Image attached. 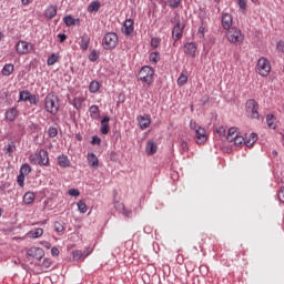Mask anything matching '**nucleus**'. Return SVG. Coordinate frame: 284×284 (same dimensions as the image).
<instances>
[{
    "label": "nucleus",
    "mask_w": 284,
    "mask_h": 284,
    "mask_svg": "<svg viewBox=\"0 0 284 284\" xmlns=\"http://www.w3.org/2000/svg\"><path fill=\"white\" fill-rule=\"evenodd\" d=\"M30 163L32 165H50V158L48 156V151L40 150L39 153H32L29 156Z\"/></svg>",
    "instance_id": "obj_1"
},
{
    "label": "nucleus",
    "mask_w": 284,
    "mask_h": 284,
    "mask_svg": "<svg viewBox=\"0 0 284 284\" xmlns=\"http://www.w3.org/2000/svg\"><path fill=\"white\" fill-rule=\"evenodd\" d=\"M44 109L49 114H57L59 112V97L49 93L44 99Z\"/></svg>",
    "instance_id": "obj_2"
},
{
    "label": "nucleus",
    "mask_w": 284,
    "mask_h": 284,
    "mask_svg": "<svg viewBox=\"0 0 284 284\" xmlns=\"http://www.w3.org/2000/svg\"><path fill=\"white\" fill-rule=\"evenodd\" d=\"M139 79L142 83H148L150 85L154 81V69L151 67H142L139 73Z\"/></svg>",
    "instance_id": "obj_3"
},
{
    "label": "nucleus",
    "mask_w": 284,
    "mask_h": 284,
    "mask_svg": "<svg viewBox=\"0 0 284 284\" xmlns=\"http://www.w3.org/2000/svg\"><path fill=\"white\" fill-rule=\"evenodd\" d=\"M102 43L105 50H114L119 43V36L114 32H109L104 36Z\"/></svg>",
    "instance_id": "obj_4"
},
{
    "label": "nucleus",
    "mask_w": 284,
    "mask_h": 284,
    "mask_svg": "<svg viewBox=\"0 0 284 284\" xmlns=\"http://www.w3.org/2000/svg\"><path fill=\"white\" fill-rule=\"evenodd\" d=\"M245 108H246V114H248L251 119H260L258 102H256V100L254 99L247 100L245 103Z\"/></svg>",
    "instance_id": "obj_5"
},
{
    "label": "nucleus",
    "mask_w": 284,
    "mask_h": 284,
    "mask_svg": "<svg viewBox=\"0 0 284 284\" xmlns=\"http://www.w3.org/2000/svg\"><path fill=\"white\" fill-rule=\"evenodd\" d=\"M256 70L261 77H267L270 74L272 67L270 65V60L266 58H260L256 64Z\"/></svg>",
    "instance_id": "obj_6"
},
{
    "label": "nucleus",
    "mask_w": 284,
    "mask_h": 284,
    "mask_svg": "<svg viewBox=\"0 0 284 284\" xmlns=\"http://www.w3.org/2000/svg\"><path fill=\"white\" fill-rule=\"evenodd\" d=\"M226 39L230 41V43H242L243 33H241V30L236 28H231L226 32Z\"/></svg>",
    "instance_id": "obj_7"
},
{
    "label": "nucleus",
    "mask_w": 284,
    "mask_h": 284,
    "mask_svg": "<svg viewBox=\"0 0 284 284\" xmlns=\"http://www.w3.org/2000/svg\"><path fill=\"white\" fill-rule=\"evenodd\" d=\"M45 256V251L41 247H31L27 251V258H37L41 261Z\"/></svg>",
    "instance_id": "obj_8"
},
{
    "label": "nucleus",
    "mask_w": 284,
    "mask_h": 284,
    "mask_svg": "<svg viewBox=\"0 0 284 284\" xmlns=\"http://www.w3.org/2000/svg\"><path fill=\"white\" fill-rule=\"evenodd\" d=\"M16 50L18 54H29V52H32V43L20 40L16 44Z\"/></svg>",
    "instance_id": "obj_9"
},
{
    "label": "nucleus",
    "mask_w": 284,
    "mask_h": 284,
    "mask_svg": "<svg viewBox=\"0 0 284 284\" xmlns=\"http://www.w3.org/2000/svg\"><path fill=\"white\" fill-rule=\"evenodd\" d=\"M195 141L197 145H203L207 141V134H205V129L199 126L195 132Z\"/></svg>",
    "instance_id": "obj_10"
},
{
    "label": "nucleus",
    "mask_w": 284,
    "mask_h": 284,
    "mask_svg": "<svg viewBox=\"0 0 284 284\" xmlns=\"http://www.w3.org/2000/svg\"><path fill=\"white\" fill-rule=\"evenodd\" d=\"M184 54H187V57H196V44L194 42H186L184 44Z\"/></svg>",
    "instance_id": "obj_11"
},
{
    "label": "nucleus",
    "mask_w": 284,
    "mask_h": 284,
    "mask_svg": "<svg viewBox=\"0 0 284 284\" xmlns=\"http://www.w3.org/2000/svg\"><path fill=\"white\" fill-rule=\"evenodd\" d=\"M185 28V26L181 24V22H178L172 31V37L174 39V41H179V39H181V37H183V29Z\"/></svg>",
    "instance_id": "obj_12"
},
{
    "label": "nucleus",
    "mask_w": 284,
    "mask_h": 284,
    "mask_svg": "<svg viewBox=\"0 0 284 284\" xmlns=\"http://www.w3.org/2000/svg\"><path fill=\"white\" fill-rule=\"evenodd\" d=\"M232 21H233L232 14H230V13H223L222 14V28L224 30L232 29Z\"/></svg>",
    "instance_id": "obj_13"
},
{
    "label": "nucleus",
    "mask_w": 284,
    "mask_h": 284,
    "mask_svg": "<svg viewBox=\"0 0 284 284\" xmlns=\"http://www.w3.org/2000/svg\"><path fill=\"white\" fill-rule=\"evenodd\" d=\"M101 134H110V116L105 115L101 120Z\"/></svg>",
    "instance_id": "obj_14"
},
{
    "label": "nucleus",
    "mask_w": 284,
    "mask_h": 284,
    "mask_svg": "<svg viewBox=\"0 0 284 284\" xmlns=\"http://www.w3.org/2000/svg\"><path fill=\"white\" fill-rule=\"evenodd\" d=\"M156 150H159V146L156 145V142H154V140H149L146 142V146H145L146 154L152 156V154H156Z\"/></svg>",
    "instance_id": "obj_15"
},
{
    "label": "nucleus",
    "mask_w": 284,
    "mask_h": 284,
    "mask_svg": "<svg viewBox=\"0 0 284 284\" xmlns=\"http://www.w3.org/2000/svg\"><path fill=\"white\" fill-rule=\"evenodd\" d=\"M123 28H124V34H126V37H130V34L134 32V20L132 19L125 20Z\"/></svg>",
    "instance_id": "obj_16"
},
{
    "label": "nucleus",
    "mask_w": 284,
    "mask_h": 284,
    "mask_svg": "<svg viewBox=\"0 0 284 284\" xmlns=\"http://www.w3.org/2000/svg\"><path fill=\"white\" fill-rule=\"evenodd\" d=\"M88 161L90 168H93V170L99 168V158L94 153H88Z\"/></svg>",
    "instance_id": "obj_17"
},
{
    "label": "nucleus",
    "mask_w": 284,
    "mask_h": 284,
    "mask_svg": "<svg viewBox=\"0 0 284 284\" xmlns=\"http://www.w3.org/2000/svg\"><path fill=\"white\" fill-rule=\"evenodd\" d=\"M138 121L140 123L141 130H146V128H150V118H149V115H139Z\"/></svg>",
    "instance_id": "obj_18"
},
{
    "label": "nucleus",
    "mask_w": 284,
    "mask_h": 284,
    "mask_svg": "<svg viewBox=\"0 0 284 284\" xmlns=\"http://www.w3.org/2000/svg\"><path fill=\"white\" fill-rule=\"evenodd\" d=\"M57 6H50L47 8L44 11L45 19H54V17H57Z\"/></svg>",
    "instance_id": "obj_19"
},
{
    "label": "nucleus",
    "mask_w": 284,
    "mask_h": 284,
    "mask_svg": "<svg viewBox=\"0 0 284 284\" xmlns=\"http://www.w3.org/2000/svg\"><path fill=\"white\" fill-rule=\"evenodd\" d=\"M17 114H19V111H17V108H11L6 112V119L7 121H14L17 119Z\"/></svg>",
    "instance_id": "obj_20"
},
{
    "label": "nucleus",
    "mask_w": 284,
    "mask_h": 284,
    "mask_svg": "<svg viewBox=\"0 0 284 284\" xmlns=\"http://www.w3.org/2000/svg\"><path fill=\"white\" fill-rule=\"evenodd\" d=\"M63 22L65 23V26L68 27V28H70V27H72V26H77V23H79L80 22V20L79 19H74L72 16H65L64 18H63Z\"/></svg>",
    "instance_id": "obj_21"
},
{
    "label": "nucleus",
    "mask_w": 284,
    "mask_h": 284,
    "mask_svg": "<svg viewBox=\"0 0 284 284\" xmlns=\"http://www.w3.org/2000/svg\"><path fill=\"white\" fill-rule=\"evenodd\" d=\"M58 164L60 168H70V159H68V155H60L58 156Z\"/></svg>",
    "instance_id": "obj_22"
},
{
    "label": "nucleus",
    "mask_w": 284,
    "mask_h": 284,
    "mask_svg": "<svg viewBox=\"0 0 284 284\" xmlns=\"http://www.w3.org/2000/svg\"><path fill=\"white\" fill-rule=\"evenodd\" d=\"M256 141H258V135L256 133H251L250 139L244 142V145L246 148H252Z\"/></svg>",
    "instance_id": "obj_23"
},
{
    "label": "nucleus",
    "mask_w": 284,
    "mask_h": 284,
    "mask_svg": "<svg viewBox=\"0 0 284 284\" xmlns=\"http://www.w3.org/2000/svg\"><path fill=\"white\" fill-rule=\"evenodd\" d=\"M12 72H14V64L12 63L6 64L2 69L3 77H10Z\"/></svg>",
    "instance_id": "obj_24"
},
{
    "label": "nucleus",
    "mask_w": 284,
    "mask_h": 284,
    "mask_svg": "<svg viewBox=\"0 0 284 284\" xmlns=\"http://www.w3.org/2000/svg\"><path fill=\"white\" fill-rule=\"evenodd\" d=\"M23 203L26 205H31V203H34V193L27 192L23 196Z\"/></svg>",
    "instance_id": "obj_25"
},
{
    "label": "nucleus",
    "mask_w": 284,
    "mask_h": 284,
    "mask_svg": "<svg viewBox=\"0 0 284 284\" xmlns=\"http://www.w3.org/2000/svg\"><path fill=\"white\" fill-rule=\"evenodd\" d=\"M274 121H276V116H274V114H268L266 116V123L271 130H276V124L274 123Z\"/></svg>",
    "instance_id": "obj_26"
},
{
    "label": "nucleus",
    "mask_w": 284,
    "mask_h": 284,
    "mask_svg": "<svg viewBox=\"0 0 284 284\" xmlns=\"http://www.w3.org/2000/svg\"><path fill=\"white\" fill-rule=\"evenodd\" d=\"M80 45L82 50H88L90 45V37H88V34L82 36Z\"/></svg>",
    "instance_id": "obj_27"
},
{
    "label": "nucleus",
    "mask_w": 284,
    "mask_h": 284,
    "mask_svg": "<svg viewBox=\"0 0 284 284\" xmlns=\"http://www.w3.org/2000/svg\"><path fill=\"white\" fill-rule=\"evenodd\" d=\"M29 236H31V239H40V236H43V229L38 227L34 231H30Z\"/></svg>",
    "instance_id": "obj_28"
},
{
    "label": "nucleus",
    "mask_w": 284,
    "mask_h": 284,
    "mask_svg": "<svg viewBox=\"0 0 284 284\" xmlns=\"http://www.w3.org/2000/svg\"><path fill=\"white\" fill-rule=\"evenodd\" d=\"M6 154L9 156H12V153L17 151V145H14V142L9 143L4 146Z\"/></svg>",
    "instance_id": "obj_29"
},
{
    "label": "nucleus",
    "mask_w": 284,
    "mask_h": 284,
    "mask_svg": "<svg viewBox=\"0 0 284 284\" xmlns=\"http://www.w3.org/2000/svg\"><path fill=\"white\" fill-rule=\"evenodd\" d=\"M99 8H101V2L93 1L89 4L88 10H89V12H99Z\"/></svg>",
    "instance_id": "obj_30"
},
{
    "label": "nucleus",
    "mask_w": 284,
    "mask_h": 284,
    "mask_svg": "<svg viewBox=\"0 0 284 284\" xmlns=\"http://www.w3.org/2000/svg\"><path fill=\"white\" fill-rule=\"evenodd\" d=\"M30 172H32V166H30V164H28V163L22 164V166L20 168V174L28 176V174H30Z\"/></svg>",
    "instance_id": "obj_31"
},
{
    "label": "nucleus",
    "mask_w": 284,
    "mask_h": 284,
    "mask_svg": "<svg viewBox=\"0 0 284 284\" xmlns=\"http://www.w3.org/2000/svg\"><path fill=\"white\" fill-rule=\"evenodd\" d=\"M236 134H239L236 133V128L235 126L230 128L227 131L226 141H229V143H232V139L236 136Z\"/></svg>",
    "instance_id": "obj_32"
},
{
    "label": "nucleus",
    "mask_w": 284,
    "mask_h": 284,
    "mask_svg": "<svg viewBox=\"0 0 284 284\" xmlns=\"http://www.w3.org/2000/svg\"><path fill=\"white\" fill-rule=\"evenodd\" d=\"M101 88V84L98 81H92L89 85V90L90 92H92V94H94L95 92H99Z\"/></svg>",
    "instance_id": "obj_33"
},
{
    "label": "nucleus",
    "mask_w": 284,
    "mask_h": 284,
    "mask_svg": "<svg viewBox=\"0 0 284 284\" xmlns=\"http://www.w3.org/2000/svg\"><path fill=\"white\" fill-rule=\"evenodd\" d=\"M89 112H90L92 119H99V116H100L99 106L91 105L90 109H89Z\"/></svg>",
    "instance_id": "obj_34"
},
{
    "label": "nucleus",
    "mask_w": 284,
    "mask_h": 284,
    "mask_svg": "<svg viewBox=\"0 0 284 284\" xmlns=\"http://www.w3.org/2000/svg\"><path fill=\"white\" fill-rule=\"evenodd\" d=\"M83 98H74L72 101V105L73 108H75V110H81V106L83 105Z\"/></svg>",
    "instance_id": "obj_35"
},
{
    "label": "nucleus",
    "mask_w": 284,
    "mask_h": 284,
    "mask_svg": "<svg viewBox=\"0 0 284 284\" xmlns=\"http://www.w3.org/2000/svg\"><path fill=\"white\" fill-rule=\"evenodd\" d=\"M245 138L235 134L234 138L232 139V143H234V145H243V143H245Z\"/></svg>",
    "instance_id": "obj_36"
},
{
    "label": "nucleus",
    "mask_w": 284,
    "mask_h": 284,
    "mask_svg": "<svg viewBox=\"0 0 284 284\" xmlns=\"http://www.w3.org/2000/svg\"><path fill=\"white\" fill-rule=\"evenodd\" d=\"M31 97L30 91L24 90V91H20L19 93V101H28Z\"/></svg>",
    "instance_id": "obj_37"
},
{
    "label": "nucleus",
    "mask_w": 284,
    "mask_h": 284,
    "mask_svg": "<svg viewBox=\"0 0 284 284\" xmlns=\"http://www.w3.org/2000/svg\"><path fill=\"white\" fill-rule=\"evenodd\" d=\"M78 210L81 214H85V212H88V205L85 204V202H83L82 200H80L78 202Z\"/></svg>",
    "instance_id": "obj_38"
},
{
    "label": "nucleus",
    "mask_w": 284,
    "mask_h": 284,
    "mask_svg": "<svg viewBox=\"0 0 284 284\" xmlns=\"http://www.w3.org/2000/svg\"><path fill=\"white\" fill-rule=\"evenodd\" d=\"M58 61H59V55H55L54 53H52L47 60V65H54V63H57Z\"/></svg>",
    "instance_id": "obj_39"
},
{
    "label": "nucleus",
    "mask_w": 284,
    "mask_h": 284,
    "mask_svg": "<svg viewBox=\"0 0 284 284\" xmlns=\"http://www.w3.org/2000/svg\"><path fill=\"white\" fill-rule=\"evenodd\" d=\"M236 3L240 8V10H242V12H246L247 10V0H236Z\"/></svg>",
    "instance_id": "obj_40"
},
{
    "label": "nucleus",
    "mask_w": 284,
    "mask_h": 284,
    "mask_svg": "<svg viewBox=\"0 0 284 284\" xmlns=\"http://www.w3.org/2000/svg\"><path fill=\"white\" fill-rule=\"evenodd\" d=\"M48 134H49L50 139H54V136H57L59 134V130L54 126H50L48 130Z\"/></svg>",
    "instance_id": "obj_41"
},
{
    "label": "nucleus",
    "mask_w": 284,
    "mask_h": 284,
    "mask_svg": "<svg viewBox=\"0 0 284 284\" xmlns=\"http://www.w3.org/2000/svg\"><path fill=\"white\" fill-rule=\"evenodd\" d=\"M28 101L31 105H39V98L36 94H31Z\"/></svg>",
    "instance_id": "obj_42"
},
{
    "label": "nucleus",
    "mask_w": 284,
    "mask_h": 284,
    "mask_svg": "<svg viewBox=\"0 0 284 284\" xmlns=\"http://www.w3.org/2000/svg\"><path fill=\"white\" fill-rule=\"evenodd\" d=\"M74 261H81V258H85L82 251H73Z\"/></svg>",
    "instance_id": "obj_43"
},
{
    "label": "nucleus",
    "mask_w": 284,
    "mask_h": 284,
    "mask_svg": "<svg viewBox=\"0 0 284 284\" xmlns=\"http://www.w3.org/2000/svg\"><path fill=\"white\" fill-rule=\"evenodd\" d=\"M18 185L20 187H23V185H26V175H23V173H19L18 175Z\"/></svg>",
    "instance_id": "obj_44"
},
{
    "label": "nucleus",
    "mask_w": 284,
    "mask_h": 284,
    "mask_svg": "<svg viewBox=\"0 0 284 284\" xmlns=\"http://www.w3.org/2000/svg\"><path fill=\"white\" fill-rule=\"evenodd\" d=\"M149 59H150L151 63H159V60H160L159 53L152 52L150 54Z\"/></svg>",
    "instance_id": "obj_45"
},
{
    "label": "nucleus",
    "mask_w": 284,
    "mask_h": 284,
    "mask_svg": "<svg viewBox=\"0 0 284 284\" xmlns=\"http://www.w3.org/2000/svg\"><path fill=\"white\" fill-rule=\"evenodd\" d=\"M99 59V52H97V50H93L90 54H89V61H97Z\"/></svg>",
    "instance_id": "obj_46"
},
{
    "label": "nucleus",
    "mask_w": 284,
    "mask_h": 284,
    "mask_svg": "<svg viewBox=\"0 0 284 284\" xmlns=\"http://www.w3.org/2000/svg\"><path fill=\"white\" fill-rule=\"evenodd\" d=\"M52 265V260L50 258H44L42 262V267H44V270H50V266Z\"/></svg>",
    "instance_id": "obj_47"
},
{
    "label": "nucleus",
    "mask_w": 284,
    "mask_h": 284,
    "mask_svg": "<svg viewBox=\"0 0 284 284\" xmlns=\"http://www.w3.org/2000/svg\"><path fill=\"white\" fill-rule=\"evenodd\" d=\"M185 83H187V78L182 74V75L178 79V84H179V85H185Z\"/></svg>",
    "instance_id": "obj_48"
},
{
    "label": "nucleus",
    "mask_w": 284,
    "mask_h": 284,
    "mask_svg": "<svg viewBox=\"0 0 284 284\" xmlns=\"http://www.w3.org/2000/svg\"><path fill=\"white\" fill-rule=\"evenodd\" d=\"M114 207H115V210H118V212H123V210H125V204H123L121 202H116Z\"/></svg>",
    "instance_id": "obj_49"
},
{
    "label": "nucleus",
    "mask_w": 284,
    "mask_h": 284,
    "mask_svg": "<svg viewBox=\"0 0 284 284\" xmlns=\"http://www.w3.org/2000/svg\"><path fill=\"white\" fill-rule=\"evenodd\" d=\"M91 144L92 145H101V138H99L98 135H94L92 138Z\"/></svg>",
    "instance_id": "obj_50"
},
{
    "label": "nucleus",
    "mask_w": 284,
    "mask_h": 284,
    "mask_svg": "<svg viewBox=\"0 0 284 284\" xmlns=\"http://www.w3.org/2000/svg\"><path fill=\"white\" fill-rule=\"evenodd\" d=\"M180 145H181V150H183V152H187V142H185V140L180 139Z\"/></svg>",
    "instance_id": "obj_51"
},
{
    "label": "nucleus",
    "mask_w": 284,
    "mask_h": 284,
    "mask_svg": "<svg viewBox=\"0 0 284 284\" xmlns=\"http://www.w3.org/2000/svg\"><path fill=\"white\" fill-rule=\"evenodd\" d=\"M55 232H63V224L59 222H54Z\"/></svg>",
    "instance_id": "obj_52"
},
{
    "label": "nucleus",
    "mask_w": 284,
    "mask_h": 284,
    "mask_svg": "<svg viewBox=\"0 0 284 284\" xmlns=\"http://www.w3.org/2000/svg\"><path fill=\"white\" fill-rule=\"evenodd\" d=\"M161 43V40H159V38H153L152 40H151V45L153 47V48H159V44Z\"/></svg>",
    "instance_id": "obj_53"
},
{
    "label": "nucleus",
    "mask_w": 284,
    "mask_h": 284,
    "mask_svg": "<svg viewBox=\"0 0 284 284\" xmlns=\"http://www.w3.org/2000/svg\"><path fill=\"white\" fill-rule=\"evenodd\" d=\"M81 193L77 189H70L69 190V195L70 196H79Z\"/></svg>",
    "instance_id": "obj_54"
},
{
    "label": "nucleus",
    "mask_w": 284,
    "mask_h": 284,
    "mask_svg": "<svg viewBox=\"0 0 284 284\" xmlns=\"http://www.w3.org/2000/svg\"><path fill=\"white\" fill-rule=\"evenodd\" d=\"M8 187H10V182H2L0 185L1 192H6V190H8Z\"/></svg>",
    "instance_id": "obj_55"
},
{
    "label": "nucleus",
    "mask_w": 284,
    "mask_h": 284,
    "mask_svg": "<svg viewBox=\"0 0 284 284\" xmlns=\"http://www.w3.org/2000/svg\"><path fill=\"white\" fill-rule=\"evenodd\" d=\"M278 200L281 201V203H284V186H282L278 191Z\"/></svg>",
    "instance_id": "obj_56"
},
{
    "label": "nucleus",
    "mask_w": 284,
    "mask_h": 284,
    "mask_svg": "<svg viewBox=\"0 0 284 284\" xmlns=\"http://www.w3.org/2000/svg\"><path fill=\"white\" fill-rule=\"evenodd\" d=\"M179 6H181V0H171V8H179Z\"/></svg>",
    "instance_id": "obj_57"
},
{
    "label": "nucleus",
    "mask_w": 284,
    "mask_h": 284,
    "mask_svg": "<svg viewBox=\"0 0 284 284\" xmlns=\"http://www.w3.org/2000/svg\"><path fill=\"white\" fill-rule=\"evenodd\" d=\"M122 214L126 216V219H130L132 216V210H128L124 207V210L122 211Z\"/></svg>",
    "instance_id": "obj_58"
},
{
    "label": "nucleus",
    "mask_w": 284,
    "mask_h": 284,
    "mask_svg": "<svg viewBox=\"0 0 284 284\" xmlns=\"http://www.w3.org/2000/svg\"><path fill=\"white\" fill-rule=\"evenodd\" d=\"M276 48H277L278 52L284 53V42L283 41L277 42Z\"/></svg>",
    "instance_id": "obj_59"
},
{
    "label": "nucleus",
    "mask_w": 284,
    "mask_h": 284,
    "mask_svg": "<svg viewBox=\"0 0 284 284\" xmlns=\"http://www.w3.org/2000/svg\"><path fill=\"white\" fill-rule=\"evenodd\" d=\"M51 254H52V256H59V254H60L59 248L57 246H53L51 248Z\"/></svg>",
    "instance_id": "obj_60"
},
{
    "label": "nucleus",
    "mask_w": 284,
    "mask_h": 284,
    "mask_svg": "<svg viewBox=\"0 0 284 284\" xmlns=\"http://www.w3.org/2000/svg\"><path fill=\"white\" fill-rule=\"evenodd\" d=\"M217 134H220V136H225V128L223 126H220L217 130H216Z\"/></svg>",
    "instance_id": "obj_61"
},
{
    "label": "nucleus",
    "mask_w": 284,
    "mask_h": 284,
    "mask_svg": "<svg viewBox=\"0 0 284 284\" xmlns=\"http://www.w3.org/2000/svg\"><path fill=\"white\" fill-rule=\"evenodd\" d=\"M58 37L60 38V43H63L65 39H68V36H65V33H59Z\"/></svg>",
    "instance_id": "obj_62"
},
{
    "label": "nucleus",
    "mask_w": 284,
    "mask_h": 284,
    "mask_svg": "<svg viewBox=\"0 0 284 284\" xmlns=\"http://www.w3.org/2000/svg\"><path fill=\"white\" fill-rule=\"evenodd\" d=\"M84 258H87V256H90V254H92V248H87L83 253Z\"/></svg>",
    "instance_id": "obj_63"
},
{
    "label": "nucleus",
    "mask_w": 284,
    "mask_h": 284,
    "mask_svg": "<svg viewBox=\"0 0 284 284\" xmlns=\"http://www.w3.org/2000/svg\"><path fill=\"white\" fill-rule=\"evenodd\" d=\"M190 128L191 130H195V132L196 130H199V128L196 126V122H193V121L190 122Z\"/></svg>",
    "instance_id": "obj_64"
}]
</instances>
